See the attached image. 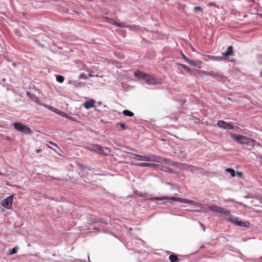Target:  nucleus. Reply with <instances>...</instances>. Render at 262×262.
<instances>
[{"label":"nucleus","instance_id":"45","mask_svg":"<svg viewBox=\"0 0 262 262\" xmlns=\"http://www.w3.org/2000/svg\"><path fill=\"white\" fill-rule=\"evenodd\" d=\"M82 262H86V261H81Z\"/></svg>","mask_w":262,"mask_h":262},{"label":"nucleus","instance_id":"23","mask_svg":"<svg viewBox=\"0 0 262 262\" xmlns=\"http://www.w3.org/2000/svg\"><path fill=\"white\" fill-rule=\"evenodd\" d=\"M179 66L182 67L185 71L189 73H192V70H191L187 66L184 64H179Z\"/></svg>","mask_w":262,"mask_h":262},{"label":"nucleus","instance_id":"11","mask_svg":"<svg viewBox=\"0 0 262 262\" xmlns=\"http://www.w3.org/2000/svg\"><path fill=\"white\" fill-rule=\"evenodd\" d=\"M146 156H142L134 153L131 154L130 155L132 159L140 161H146Z\"/></svg>","mask_w":262,"mask_h":262},{"label":"nucleus","instance_id":"46","mask_svg":"<svg viewBox=\"0 0 262 262\" xmlns=\"http://www.w3.org/2000/svg\"><path fill=\"white\" fill-rule=\"evenodd\" d=\"M260 203H262V201Z\"/></svg>","mask_w":262,"mask_h":262},{"label":"nucleus","instance_id":"39","mask_svg":"<svg viewBox=\"0 0 262 262\" xmlns=\"http://www.w3.org/2000/svg\"><path fill=\"white\" fill-rule=\"evenodd\" d=\"M31 95H32L30 92H27V95L30 98V96H31Z\"/></svg>","mask_w":262,"mask_h":262},{"label":"nucleus","instance_id":"20","mask_svg":"<svg viewBox=\"0 0 262 262\" xmlns=\"http://www.w3.org/2000/svg\"><path fill=\"white\" fill-rule=\"evenodd\" d=\"M169 259L170 262H179L178 256L174 254L170 255Z\"/></svg>","mask_w":262,"mask_h":262},{"label":"nucleus","instance_id":"34","mask_svg":"<svg viewBox=\"0 0 262 262\" xmlns=\"http://www.w3.org/2000/svg\"><path fill=\"white\" fill-rule=\"evenodd\" d=\"M79 79H85L86 78V77L84 73H81L79 75Z\"/></svg>","mask_w":262,"mask_h":262},{"label":"nucleus","instance_id":"31","mask_svg":"<svg viewBox=\"0 0 262 262\" xmlns=\"http://www.w3.org/2000/svg\"><path fill=\"white\" fill-rule=\"evenodd\" d=\"M30 98L34 102H36L37 100H38V98L36 97L35 95H31V96H30Z\"/></svg>","mask_w":262,"mask_h":262},{"label":"nucleus","instance_id":"36","mask_svg":"<svg viewBox=\"0 0 262 262\" xmlns=\"http://www.w3.org/2000/svg\"><path fill=\"white\" fill-rule=\"evenodd\" d=\"M182 54L183 59H184L187 62H188L190 59L188 58L184 54L182 53Z\"/></svg>","mask_w":262,"mask_h":262},{"label":"nucleus","instance_id":"15","mask_svg":"<svg viewBox=\"0 0 262 262\" xmlns=\"http://www.w3.org/2000/svg\"><path fill=\"white\" fill-rule=\"evenodd\" d=\"M94 102L95 100L94 99H90L85 101L83 103V106L86 109H89L90 108L94 107H95Z\"/></svg>","mask_w":262,"mask_h":262},{"label":"nucleus","instance_id":"22","mask_svg":"<svg viewBox=\"0 0 262 262\" xmlns=\"http://www.w3.org/2000/svg\"><path fill=\"white\" fill-rule=\"evenodd\" d=\"M122 113L125 116L133 117L134 115V114L133 112L128 110H125L123 111Z\"/></svg>","mask_w":262,"mask_h":262},{"label":"nucleus","instance_id":"47","mask_svg":"<svg viewBox=\"0 0 262 262\" xmlns=\"http://www.w3.org/2000/svg\"><path fill=\"white\" fill-rule=\"evenodd\" d=\"M89 262H91L90 261H89Z\"/></svg>","mask_w":262,"mask_h":262},{"label":"nucleus","instance_id":"38","mask_svg":"<svg viewBox=\"0 0 262 262\" xmlns=\"http://www.w3.org/2000/svg\"><path fill=\"white\" fill-rule=\"evenodd\" d=\"M236 174H237L238 176H239V177H241V176H242V175H243V173H242V172L237 171V172H236Z\"/></svg>","mask_w":262,"mask_h":262},{"label":"nucleus","instance_id":"21","mask_svg":"<svg viewBox=\"0 0 262 262\" xmlns=\"http://www.w3.org/2000/svg\"><path fill=\"white\" fill-rule=\"evenodd\" d=\"M54 110H52L53 111L56 112V113L58 114L60 116L63 117H64L66 118H68V115L66 113L64 112H62V111H59V110H57L55 108H54Z\"/></svg>","mask_w":262,"mask_h":262},{"label":"nucleus","instance_id":"32","mask_svg":"<svg viewBox=\"0 0 262 262\" xmlns=\"http://www.w3.org/2000/svg\"><path fill=\"white\" fill-rule=\"evenodd\" d=\"M67 119H69V120H72L73 121H75V122H77V120L76 117H72V116H70L69 115H68V117Z\"/></svg>","mask_w":262,"mask_h":262},{"label":"nucleus","instance_id":"12","mask_svg":"<svg viewBox=\"0 0 262 262\" xmlns=\"http://www.w3.org/2000/svg\"><path fill=\"white\" fill-rule=\"evenodd\" d=\"M171 162H172V160H171L170 159H168V158H164L163 157L157 156L156 162H158V163L165 162L169 165H171Z\"/></svg>","mask_w":262,"mask_h":262},{"label":"nucleus","instance_id":"14","mask_svg":"<svg viewBox=\"0 0 262 262\" xmlns=\"http://www.w3.org/2000/svg\"><path fill=\"white\" fill-rule=\"evenodd\" d=\"M205 56L209 60L219 61H223V60H225L224 57H222V56H212V55H205Z\"/></svg>","mask_w":262,"mask_h":262},{"label":"nucleus","instance_id":"25","mask_svg":"<svg viewBox=\"0 0 262 262\" xmlns=\"http://www.w3.org/2000/svg\"><path fill=\"white\" fill-rule=\"evenodd\" d=\"M56 81L59 83H62L64 81V78L62 75H56Z\"/></svg>","mask_w":262,"mask_h":262},{"label":"nucleus","instance_id":"7","mask_svg":"<svg viewBox=\"0 0 262 262\" xmlns=\"http://www.w3.org/2000/svg\"><path fill=\"white\" fill-rule=\"evenodd\" d=\"M13 195H11L5 199L2 202V205L7 209H10L12 208Z\"/></svg>","mask_w":262,"mask_h":262},{"label":"nucleus","instance_id":"2","mask_svg":"<svg viewBox=\"0 0 262 262\" xmlns=\"http://www.w3.org/2000/svg\"><path fill=\"white\" fill-rule=\"evenodd\" d=\"M152 200L157 201L164 200H169L168 202H162V203H159V204L160 205H166L167 203H168L170 204H173V201H177L180 203H186L190 205H194V202L192 200L174 196H163L161 197H155L152 199Z\"/></svg>","mask_w":262,"mask_h":262},{"label":"nucleus","instance_id":"24","mask_svg":"<svg viewBox=\"0 0 262 262\" xmlns=\"http://www.w3.org/2000/svg\"><path fill=\"white\" fill-rule=\"evenodd\" d=\"M18 250V247L15 246L10 250L9 254L13 255V254H16Z\"/></svg>","mask_w":262,"mask_h":262},{"label":"nucleus","instance_id":"19","mask_svg":"<svg viewBox=\"0 0 262 262\" xmlns=\"http://www.w3.org/2000/svg\"><path fill=\"white\" fill-rule=\"evenodd\" d=\"M156 158L157 156L155 155H149L146 156V161L156 162Z\"/></svg>","mask_w":262,"mask_h":262},{"label":"nucleus","instance_id":"43","mask_svg":"<svg viewBox=\"0 0 262 262\" xmlns=\"http://www.w3.org/2000/svg\"><path fill=\"white\" fill-rule=\"evenodd\" d=\"M260 76L262 78V70H261L260 73Z\"/></svg>","mask_w":262,"mask_h":262},{"label":"nucleus","instance_id":"18","mask_svg":"<svg viewBox=\"0 0 262 262\" xmlns=\"http://www.w3.org/2000/svg\"><path fill=\"white\" fill-rule=\"evenodd\" d=\"M108 22L112 25H115V26L119 27L121 28H125V27H128V26H124L122 25L121 24L117 23L114 19L113 18H108Z\"/></svg>","mask_w":262,"mask_h":262},{"label":"nucleus","instance_id":"13","mask_svg":"<svg viewBox=\"0 0 262 262\" xmlns=\"http://www.w3.org/2000/svg\"><path fill=\"white\" fill-rule=\"evenodd\" d=\"M139 167H155L157 168L159 166V164L152 163H140L137 164Z\"/></svg>","mask_w":262,"mask_h":262},{"label":"nucleus","instance_id":"30","mask_svg":"<svg viewBox=\"0 0 262 262\" xmlns=\"http://www.w3.org/2000/svg\"><path fill=\"white\" fill-rule=\"evenodd\" d=\"M193 10L194 12H195V13H198V12L202 10V8L200 6H195L194 7Z\"/></svg>","mask_w":262,"mask_h":262},{"label":"nucleus","instance_id":"33","mask_svg":"<svg viewBox=\"0 0 262 262\" xmlns=\"http://www.w3.org/2000/svg\"><path fill=\"white\" fill-rule=\"evenodd\" d=\"M201 73L203 75L210 76V71L207 72V71H202Z\"/></svg>","mask_w":262,"mask_h":262},{"label":"nucleus","instance_id":"26","mask_svg":"<svg viewBox=\"0 0 262 262\" xmlns=\"http://www.w3.org/2000/svg\"><path fill=\"white\" fill-rule=\"evenodd\" d=\"M226 170L227 172H229L232 177H233L235 176L236 172L233 169L229 168H227Z\"/></svg>","mask_w":262,"mask_h":262},{"label":"nucleus","instance_id":"16","mask_svg":"<svg viewBox=\"0 0 262 262\" xmlns=\"http://www.w3.org/2000/svg\"><path fill=\"white\" fill-rule=\"evenodd\" d=\"M223 56L225 58V57L231 56L233 55V47L231 46H229L227 48V51L222 53Z\"/></svg>","mask_w":262,"mask_h":262},{"label":"nucleus","instance_id":"48","mask_svg":"<svg viewBox=\"0 0 262 262\" xmlns=\"http://www.w3.org/2000/svg\"><path fill=\"white\" fill-rule=\"evenodd\" d=\"M261 15H262V14H261Z\"/></svg>","mask_w":262,"mask_h":262},{"label":"nucleus","instance_id":"28","mask_svg":"<svg viewBox=\"0 0 262 262\" xmlns=\"http://www.w3.org/2000/svg\"><path fill=\"white\" fill-rule=\"evenodd\" d=\"M117 124L120 126L122 130H125L127 128L125 124L124 123L120 122L118 123Z\"/></svg>","mask_w":262,"mask_h":262},{"label":"nucleus","instance_id":"5","mask_svg":"<svg viewBox=\"0 0 262 262\" xmlns=\"http://www.w3.org/2000/svg\"><path fill=\"white\" fill-rule=\"evenodd\" d=\"M14 128L18 132L26 135L31 134V129L27 126L23 124L20 122H15L13 123Z\"/></svg>","mask_w":262,"mask_h":262},{"label":"nucleus","instance_id":"27","mask_svg":"<svg viewBox=\"0 0 262 262\" xmlns=\"http://www.w3.org/2000/svg\"><path fill=\"white\" fill-rule=\"evenodd\" d=\"M97 222H101V223H104V224H107L108 223V220H105L102 218L100 219H95L94 221V222L95 223H96Z\"/></svg>","mask_w":262,"mask_h":262},{"label":"nucleus","instance_id":"40","mask_svg":"<svg viewBox=\"0 0 262 262\" xmlns=\"http://www.w3.org/2000/svg\"><path fill=\"white\" fill-rule=\"evenodd\" d=\"M31 95H32L30 92H27V95L30 98V96H31Z\"/></svg>","mask_w":262,"mask_h":262},{"label":"nucleus","instance_id":"42","mask_svg":"<svg viewBox=\"0 0 262 262\" xmlns=\"http://www.w3.org/2000/svg\"><path fill=\"white\" fill-rule=\"evenodd\" d=\"M228 201L230 202H234V200L233 199H229Z\"/></svg>","mask_w":262,"mask_h":262},{"label":"nucleus","instance_id":"44","mask_svg":"<svg viewBox=\"0 0 262 262\" xmlns=\"http://www.w3.org/2000/svg\"><path fill=\"white\" fill-rule=\"evenodd\" d=\"M132 229H133V228H131V227H130V228H129V231H131V230H132Z\"/></svg>","mask_w":262,"mask_h":262},{"label":"nucleus","instance_id":"4","mask_svg":"<svg viewBox=\"0 0 262 262\" xmlns=\"http://www.w3.org/2000/svg\"><path fill=\"white\" fill-rule=\"evenodd\" d=\"M230 135L232 139L241 144L250 145L256 141L254 139H250L243 135H235L232 133H230Z\"/></svg>","mask_w":262,"mask_h":262},{"label":"nucleus","instance_id":"1","mask_svg":"<svg viewBox=\"0 0 262 262\" xmlns=\"http://www.w3.org/2000/svg\"><path fill=\"white\" fill-rule=\"evenodd\" d=\"M209 209L212 212L221 213L225 216H228V221L236 226L245 227H249V226L250 223L248 221L240 220L238 217L232 215L230 211L227 209L215 205L209 206Z\"/></svg>","mask_w":262,"mask_h":262},{"label":"nucleus","instance_id":"10","mask_svg":"<svg viewBox=\"0 0 262 262\" xmlns=\"http://www.w3.org/2000/svg\"><path fill=\"white\" fill-rule=\"evenodd\" d=\"M90 151L99 154H103L104 150L102 147L98 144H95L89 147L88 148Z\"/></svg>","mask_w":262,"mask_h":262},{"label":"nucleus","instance_id":"17","mask_svg":"<svg viewBox=\"0 0 262 262\" xmlns=\"http://www.w3.org/2000/svg\"><path fill=\"white\" fill-rule=\"evenodd\" d=\"M157 168L164 172H167L170 173H173L172 170L167 166H162L159 164V166H158Z\"/></svg>","mask_w":262,"mask_h":262},{"label":"nucleus","instance_id":"35","mask_svg":"<svg viewBox=\"0 0 262 262\" xmlns=\"http://www.w3.org/2000/svg\"><path fill=\"white\" fill-rule=\"evenodd\" d=\"M49 143L51 145H53V146H55L56 148H57V149H59V147L57 146V145L56 143H54V142H52V141H49Z\"/></svg>","mask_w":262,"mask_h":262},{"label":"nucleus","instance_id":"8","mask_svg":"<svg viewBox=\"0 0 262 262\" xmlns=\"http://www.w3.org/2000/svg\"><path fill=\"white\" fill-rule=\"evenodd\" d=\"M210 76L213 78H216L219 81L223 82L226 81L227 79V78L223 74L213 71H210Z\"/></svg>","mask_w":262,"mask_h":262},{"label":"nucleus","instance_id":"37","mask_svg":"<svg viewBox=\"0 0 262 262\" xmlns=\"http://www.w3.org/2000/svg\"><path fill=\"white\" fill-rule=\"evenodd\" d=\"M165 184L167 185H171V189H173L174 188L173 185L172 184H171L170 182H165Z\"/></svg>","mask_w":262,"mask_h":262},{"label":"nucleus","instance_id":"6","mask_svg":"<svg viewBox=\"0 0 262 262\" xmlns=\"http://www.w3.org/2000/svg\"><path fill=\"white\" fill-rule=\"evenodd\" d=\"M170 165L175 166L180 169L184 170L189 171H192L194 168L192 166H189V165L184 164V163H177L173 161H172Z\"/></svg>","mask_w":262,"mask_h":262},{"label":"nucleus","instance_id":"9","mask_svg":"<svg viewBox=\"0 0 262 262\" xmlns=\"http://www.w3.org/2000/svg\"><path fill=\"white\" fill-rule=\"evenodd\" d=\"M217 126L221 128L225 129H234V126L230 123H227L223 120H219L217 123Z\"/></svg>","mask_w":262,"mask_h":262},{"label":"nucleus","instance_id":"29","mask_svg":"<svg viewBox=\"0 0 262 262\" xmlns=\"http://www.w3.org/2000/svg\"><path fill=\"white\" fill-rule=\"evenodd\" d=\"M197 62H198V61H193V60H189V61L188 62V63L190 65H191V66H197V64H196Z\"/></svg>","mask_w":262,"mask_h":262},{"label":"nucleus","instance_id":"41","mask_svg":"<svg viewBox=\"0 0 262 262\" xmlns=\"http://www.w3.org/2000/svg\"><path fill=\"white\" fill-rule=\"evenodd\" d=\"M214 5V3H210L208 4V6H213Z\"/></svg>","mask_w":262,"mask_h":262},{"label":"nucleus","instance_id":"3","mask_svg":"<svg viewBox=\"0 0 262 262\" xmlns=\"http://www.w3.org/2000/svg\"><path fill=\"white\" fill-rule=\"evenodd\" d=\"M134 75L137 78L140 80H144L145 83L147 84L155 85L159 83V82H157L152 76L140 71H136L134 73Z\"/></svg>","mask_w":262,"mask_h":262}]
</instances>
